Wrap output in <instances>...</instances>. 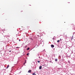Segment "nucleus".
<instances>
[{
	"label": "nucleus",
	"mask_w": 75,
	"mask_h": 75,
	"mask_svg": "<svg viewBox=\"0 0 75 75\" xmlns=\"http://www.w3.org/2000/svg\"><path fill=\"white\" fill-rule=\"evenodd\" d=\"M31 70H29L28 72V73H31Z\"/></svg>",
	"instance_id": "nucleus-1"
},
{
	"label": "nucleus",
	"mask_w": 75,
	"mask_h": 75,
	"mask_svg": "<svg viewBox=\"0 0 75 75\" xmlns=\"http://www.w3.org/2000/svg\"><path fill=\"white\" fill-rule=\"evenodd\" d=\"M51 47L52 48H54V45H51Z\"/></svg>",
	"instance_id": "nucleus-2"
},
{
	"label": "nucleus",
	"mask_w": 75,
	"mask_h": 75,
	"mask_svg": "<svg viewBox=\"0 0 75 75\" xmlns=\"http://www.w3.org/2000/svg\"><path fill=\"white\" fill-rule=\"evenodd\" d=\"M8 67H9V65H7V66L6 67V69H8Z\"/></svg>",
	"instance_id": "nucleus-3"
},
{
	"label": "nucleus",
	"mask_w": 75,
	"mask_h": 75,
	"mask_svg": "<svg viewBox=\"0 0 75 75\" xmlns=\"http://www.w3.org/2000/svg\"><path fill=\"white\" fill-rule=\"evenodd\" d=\"M42 68V66H40V67H39L40 69H41Z\"/></svg>",
	"instance_id": "nucleus-4"
},
{
	"label": "nucleus",
	"mask_w": 75,
	"mask_h": 75,
	"mask_svg": "<svg viewBox=\"0 0 75 75\" xmlns=\"http://www.w3.org/2000/svg\"><path fill=\"white\" fill-rule=\"evenodd\" d=\"M55 61H58V59H55Z\"/></svg>",
	"instance_id": "nucleus-5"
},
{
	"label": "nucleus",
	"mask_w": 75,
	"mask_h": 75,
	"mask_svg": "<svg viewBox=\"0 0 75 75\" xmlns=\"http://www.w3.org/2000/svg\"><path fill=\"white\" fill-rule=\"evenodd\" d=\"M30 50V48L29 47H28L27 49V50Z\"/></svg>",
	"instance_id": "nucleus-6"
},
{
	"label": "nucleus",
	"mask_w": 75,
	"mask_h": 75,
	"mask_svg": "<svg viewBox=\"0 0 75 75\" xmlns=\"http://www.w3.org/2000/svg\"><path fill=\"white\" fill-rule=\"evenodd\" d=\"M32 74L33 75H36V74H35V73L33 74Z\"/></svg>",
	"instance_id": "nucleus-7"
},
{
	"label": "nucleus",
	"mask_w": 75,
	"mask_h": 75,
	"mask_svg": "<svg viewBox=\"0 0 75 75\" xmlns=\"http://www.w3.org/2000/svg\"><path fill=\"white\" fill-rule=\"evenodd\" d=\"M38 63H40V61H38Z\"/></svg>",
	"instance_id": "nucleus-8"
},
{
	"label": "nucleus",
	"mask_w": 75,
	"mask_h": 75,
	"mask_svg": "<svg viewBox=\"0 0 75 75\" xmlns=\"http://www.w3.org/2000/svg\"><path fill=\"white\" fill-rule=\"evenodd\" d=\"M29 54H29V53H27V55H29Z\"/></svg>",
	"instance_id": "nucleus-9"
},
{
	"label": "nucleus",
	"mask_w": 75,
	"mask_h": 75,
	"mask_svg": "<svg viewBox=\"0 0 75 75\" xmlns=\"http://www.w3.org/2000/svg\"><path fill=\"white\" fill-rule=\"evenodd\" d=\"M57 42H59V40H58L57 41Z\"/></svg>",
	"instance_id": "nucleus-10"
},
{
	"label": "nucleus",
	"mask_w": 75,
	"mask_h": 75,
	"mask_svg": "<svg viewBox=\"0 0 75 75\" xmlns=\"http://www.w3.org/2000/svg\"><path fill=\"white\" fill-rule=\"evenodd\" d=\"M53 40H55V38H53Z\"/></svg>",
	"instance_id": "nucleus-11"
},
{
	"label": "nucleus",
	"mask_w": 75,
	"mask_h": 75,
	"mask_svg": "<svg viewBox=\"0 0 75 75\" xmlns=\"http://www.w3.org/2000/svg\"><path fill=\"white\" fill-rule=\"evenodd\" d=\"M11 52V50H10L9 51V52Z\"/></svg>",
	"instance_id": "nucleus-12"
},
{
	"label": "nucleus",
	"mask_w": 75,
	"mask_h": 75,
	"mask_svg": "<svg viewBox=\"0 0 75 75\" xmlns=\"http://www.w3.org/2000/svg\"><path fill=\"white\" fill-rule=\"evenodd\" d=\"M19 41H20V39H19Z\"/></svg>",
	"instance_id": "nucleus-13"
},
{
	"label": "nucleus",
	"mask_w": 75,
	"mask_h": 75,
	"mask_svg": "<svg viewBox=\"0 0 75 75\" xmlns=\"http://www.w3.org/2000/svg\"><path fill=\"white\" fill-rule=\"evenodd\" d=\"M18 48V47H16V48Z\"/></svg>",
	"instance_id": "nucleus-14"
},
{
	"label": "nucleus",
	"mask_w": 75,
	"mask_h": 75,
	"mask_svg": "<svg viewBox=\"0 0 75 75\" xmlns=\"http://www.w3.org/2000/svg\"><path fill=\"white\" fill-rule=\"evenodd\" d=\"M39 58H40V57H39Z\"/></svg>",
	"instance_id": "nucleus-15"
},
{
	"label": "nucleus",
	"mask_w": 75,
	"mask_h": 75,
	"mask_svg": "<svg viewBox=\"0 0 75 75\" xmlns=\"http://www.w3.org/2000/svg\"><path fill=\"white\" fill-rule=\"evenodd\" d=\"M72 40V39H71V40Z\"/></svg>",
	"instance_id": "nucleus-16"
},
{
	"label": "nucleus",
	"mask_w": 75,
	"mask_h": 75,
	"mask_svg": "<svg viewBox=\"0 0 75 75\" xmlns=\"http://www.w3.org/2000/svg\"><path fill=\"white\" fill-rule=\"evenodd\" d=\"M24 64H25V63H24Z\"/></svg>",
	"instance_id": "nucleus-17"
},
{
	"label": "nucleus",
	"mask_w": 75,
	"mask_h": 75,
	"mask_svg": "<svg viewBox=\"0 0 75 75\" xmlns=\"http://www.w3.org/2000/svg\"><path fill=\"white\" fill-rule=\"evenodd\" d=\"M72 25H73V24Z\"/></svg>",
	"instance_id": "nucleus-18"
}]
</instances>
